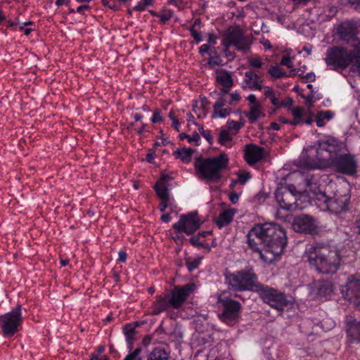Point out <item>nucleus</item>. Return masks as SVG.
I'll list each match as a JSON object with an SVG mask.
<instances>
[{"instance_id":"obj_50","label":"nucleus","mask_w":360,"mask_h":360,"mask_svg":"<svg viewBox=\"0 0 360 360\" xmlns=\"http://www.w3.org/2000/svg\"><path fill=\"white\" fill-rule=\"evenodd\" d=\"M325 120H330L333 118L334 113L330 110L318 112Z\"/></svg>"},{"instance_id":"obj_48","label":"nucleus","mask_w":360,"mask_h":360,"mask_svg":"<svg viewBox=\"0 0 360 360\" xmlns=\"http://www.w3.org/2000/svg\"><path fill=\"white\" fill-rule=\"evenodd\" d=\"M202 136L207 141L210 145L213 144V137L210 130L207 129L202 132Z\"/></svg>"},{"instance_id":"obj_37","label":"nucleus","mask_w":360,"mask_h":360,"mask_svg":"<svg viewBox=\"0 0 360 360\" xmlns=\"http://www.w3.org/2000/svg\"><path fill=\"white\" fill-rule=\"evenodd\" d=\"M142 348L141 347H138L134 349V352L129 353L124 360H142V358L139 356Z\"/></svg>"},{"instance_id":"obj_16","label":"nucleus","mask_w":360,"mask_h":360,"mask_svg":"<svg viewBox=\"0 0 360 360\" xmlns=\"http://www.w3.org/2000/svg\"><path fill=\"white\" fill-rule=\"evenodd\" d=\"M196 286L193 283H189L182 286H174L169 295L172 309H181L188 297L193 292Z\"/></svg>"},{"instance_id":"obj_56","label":"nucleus","mask_w":360,"mask_h":360,"mask_svg":"<svg viewBox=\"0 0 360 360\" xmlns=\"http://www.w3.org/2000/svg\"><path fill=\"white\" fill-rule=\"evenodd\" d=\"M118 256H119V258H118V260L122 263H124L127 260V254L125 251L124 250H120L118 253Z\"/></svg>"},{"instance_id":"obj_28","label":"nucleus","mask_w":360,"mask_h":360,"mask_svg":"<svg viewBox=\"0 0 360 360\" xmlns=\"http://www.w3.org/2000/svg\"><path fill=\"white\" fill-rule=\"evenodd\" d=\"M169 185L165 182H157L153 188L157 195L161 200H169Z\"/></svg>"},{"instance_id":"obj_1","label":"nucleus","mask_w":360,"mask_h":360,"mask_svg":"<svg viewBox=\"0 0 360 360\" xmlns=\"http://www.w3.org/2000/svg\"><path fill=\"white\" fill-rule=\"evenodd\" d=\"M304 257L310 266L324 274H333L338 270L341 257L338 250L329 245L316 243L306 249Z\"/></svg>"},{"instance_id":"obj_55","label":"nucleus","mask_w":360,"mask_h":360,"mask_svg":"<svg viewBox=\"0 0 360 360\" xmlns=\"http://www.w3.org/2000/svg\"><path fill=\"white\" fill-rule=\"evenodd\" d=\"M239 196L236 192H232L229 195V200L233 204H236L238 201Z\"/></svg>"},{"instance_id":"obj_21","label":"nucleus","mask_w":360,"mask_h":360,"mask_svg":"<svg viewBox=\"0 0 360 360\" xmlns=\"http://www.w3.org/2000/svg\"><path fill=\"white\" fill-rule=\"evenodd\" d=\"M345 288H342V292H345V298L351 300L360 297V279L355 278L354 276H349Z\"/></svg>"},{"instance_id":"obj_14","label":"nucleus","mask_w":360,"mask_h":360,"mask_svg":"<svg viewBox=\"0 0 360 360\" xmlns=\"http://www.w3.org/2000/svg\"><path fill=\"white\" fill-rule=\"evenodd\" d=\"M264 224H255L247 234V243L249 248L255 252L259 254L262 259V252H264L265 242H264Z\"/></svg>"},{"instance_id":"obj_4","label":"nucleus","mask_w":360,"mask_h":360,"mask_svg":"<svg viewBox=\"0 0 360 360\" xmlns=\"http://www.w3.org/2000/svg\"><path fill=\"white\" fill-rule=\"evenodd\" d=\"M224 277L228 288L236 292L245 291L257 292L262 284L259 281L254 267L251 265L232 273H226Z\"/></svg>"},{"instance_id":"obj_20","label":"nucleus","mask_w":360,"mask_h":360,"mask_svg":"<svg viewBox=\"0 0 360 360\" xmlns=\"http://www.w3.org/2000/svg\"><path fill=\"white\" fill-rule=\"evenodd\" d=\"M170 309H172V305L170 304L169 295H156L155 300L153 302L151 306V314L158 315Z\"/></svg>"},{"instance_id":"obj_8","label":"nucleus","mask_w":360,"mask_h":360,"mask_svg":"<svg viewBox=\"0 0 360 360\" xmlns=\"http://www.w3.org/2000/svg\"><path fill=\"white\" fill-rule=\"evenodd\" d=\"M257 293L264 303L278 311H282L285 308L292 307L294 304L293 298L288 297L283 292L262 283Z\"/></svg>"},{"instance_id":"obj_63","label":"nucleus","mask_w":360,"mask_h":360,"mask_svg":"<svg viewBox=\"0 0 360 360\" xmlns=\"http://www.w3.org/2000/svg\"><path fill=\"white\" fill-rule=\"evenodd\" d=\"M247 100H248V101H250V105H254V104H256V103H259L257 101L256 96H255L254 94H250V95H249V96L247 97Z\"/></svg>"},{"instance_id":"obj_58","label":"nucleus","mask_w":360,"mask_h":360,"mask_svg":"<svg viewBox=\"0 0 360 360\" xmlns=\"http://www.w3.org/2000/svg\"><path fill=\"white\" fill-rule=\"evenodd\" d=\"M173 177L169 174H162L160 179V180L158 182H165V184H167L168 181L172 180Z\"/></svg>"},{"instance_id":"obj_44","label":"nucleus","mask_w":360,"mask_h":360,"mask_svg":"<svg viewBox=\"0 0 360 360\" xmlns=\"http://www.w3.org/2000/svg\"><path fill=\"white\" fill-rule=\"evenodd\" d=\"M189 242L191 243V244L194 246V247H196V248H204V244L202 243L200 241V238H199V236H192L190 239H189Z\"/></svg>"},{"instance_id":"obj_42","label":"nucleus","mask_w":360,"mask_h":360,"mask_svg":"<svg viewBox=\"0 0 360 360\" xmlns=\"http://www.w3.org/2000/svg\"><path fill=\"white\" fill-rule=\"evenodd\" d=\"M249 64L254 68H261L264 63L262 62L259 57H254L249 59Z\"/></svg>"},{"instance_id":"obj_62","label":"nucleus","mask_w":360,"mask_h":360,"mask_svg":"<svg viewBox=\"0 0 360 360\" xmlns=\"http://www.w3.org/2000/svg\"><path fill=\"white\" fill-rule=\"evenodd\" d=\"M210 50V46L208 44H202L200 47V50H199V52L202 54L203 53H207Z\"/></svg>"},{"instance_id":"obj_24","label":"nucleus","mask_w":360,"mask_h":360,"mask_svg":"<svg viewBox=\"0 0 360 360\" xmlns=\"http://www.w3.org/2000/svg\"><path fill=\"white\" fill-rule=\"evenodd\" d=\"M138 322L135 323V326L131 323H127L123 327V333L126 337V340L128 343V347L130 350L133 348L134 341V335L136 334V326H139Z\"/></svg>"},{"instance_id":"obj_35","label":"nucleus","mask_w":360,"mask_h":360,"mask_svg":"<svg viewBox=\"0 0 360 360\" xmlns=\"http://www.w3.org/2000/svg\"><path fill=\"white\" fill-rule=\"evenodd\" d=\"M227 124L229 129L238 131L244 126L245 120L243 118H240L238 121L229 120Z\"/></svg>"},{"instance_id":"obj_39","label":"nucleus","mask_w":360,"mask_h":360,"mask_svg":"<svg viewBox=\"0 0 360 360\" xmlns=\"http://www.w3.org/2000/svg\"><path fill=\"white\" fill-rule=\"evenodd\" d=\"M269 198V195L264 191H260L254 196V201L258 204L264 202Z\"/></svg>"},{"instance_id":"obj_19","label":"nucleus","mask_w":360,"mask_h":360,"mask_svg":"<svg viewBox=\"0 0 360 360\" xmlns=\"http://www.w3.org/2000/svg\"><path fill=\"white\" fill-rule=\"evenodd\" d=\"M346 328L347 335L350 342L360 343V320L347 316Z\"/></svg>"},{"instance_id":"obj_57","label":"nucleus","mask_w":360,"mask_h":360,"mask_svg":"<svg viewBox=\"0 0 360 360\" xmlns=\"http://www.w3.org/2000/svg\"><path fill=\"white\" fill-rule=\"evenodd\" d=\"M168 200H161V202L159 205V210L161 212H164L168 207Z\"/></svg>"},{"instance_id":"obj_5","label":"nucleus","mask_w":360,"mask_h":360,"mask_svg":"<svg viewBox=\"0 0 360 360\" xmlns=\"http://www.w3.org/2000/svg\"><path fill=\"white\" fill-rule=\"evenodd\" d=\"M229 158L225 153H220L213 158H204L201 156L195 159L194 167L200 177L211 182H219L222 172L229 165Z\"/></svg>"},{"instance_id":"obj_36","label":"nucleus","mask_w":360,"mask_h":360,"mask_svg":"<svg viewBox=\"0 0 360 360\" xmlns=\"http://www.w3.org/2000/svg\"><path fill=\"white\" fill-rule=\"evenodd\" d=\"M251 178L250 173L249 172H239L238 173V183L241 185H245Z\"/></svg>"},{"instance_id":"obj_17","label":"nucleus","mask_w":360,"mask_h":360,"mask_svg":"<svg viewBox=\"0 0 360 360\" xmlns=\"http://www.w3.org/2000/svg\"><path fill=\"white\" fill-rule=\"evenodd\" d=\"M292 229L298 233L313 235L316 233V226L312 217L302 214L294 219Z\"/></svg>"},{"instance_id":"obj_51","label":"nucleus","mask_w":360,"mask_h":360,"mask_svg":"<svg viewBox=\"0 0 360 360\" xmlns=\"http://www.w3.org/2000/svg\"><path fill=\"white\" fill-rule=\"evenodd\" d=\"M324 120L325 119L319 112H317L316 115L315 116V121L316 122V125L319 127H323L325 126L326 123Z\"/></svg>"},{"instance_id":"obj_40","label":"nucleus","mask_w":360,"mask_h":360,"mask_svg":"<svg viewBox=\"0 0 360 360\" xmlns=\"http://www.w3.org/2000/svg\"><path fill=\"white\" fill-rule=\"evenodd\" d=\"M197 24H193L191 27H190L188 29L191 32V34L192 35V37H193V39L195 40L196 42H200L202 41V35H201V33L200 32H198V30H196L195 29V25Z\"/></svg>"},{"instance_id":"obj_2","label":"nucleus","mask_w":360,"mask_h":360,"mask_svg":"<svg viewBox=\"0 0 360 360\" xmlns=\"http://www.w3.org/2000/svg\"><path fill=\"white\" fill-rule=\"evenodd\" d=\"M324 60L333 70H343L350 67L352 72L360 75V51L357 49L333 46L327 49Z\"/></svg>"},{"instance_id":"obj_30","label":"nucleus","mask_w":360,"mask_h":360,"mask_svg":"<svg viewBox=\"0 0 360 360\" xmlns=\"http://www.w3.org/2000/svg\"><path fill=\"white\" fill-rule=\"evenodd\" d=\"M333 291V285L329 281H323L321 282L318 288V293L321 296H327Z\"/></svg>"},{"instance_id":"obj_41","label":"nucleus","mask_w":360,"mask_h":360,"mask_svg":"<svg viewBox=\"0 0 360 360\" xmlns=\"http://www.w3.org/2000/svg\"><path fill=\"white\" fill-rule=\"evenodd\" d=\"M173 12L170 10H163L159 14V17L161 21L166 22L172 20Z\"/></svg>"},{"instance_id":"obj_26","label":"nucleus","mask_w":360,"mask_h":360,"mask_svg":"<svg viewBox=\"0 0 360 360\" xmlns=\"http://www.w3.org/2000/svg\"><path fill=\"white\" fill-rule=\"evenodd\" d=\"M245 115L250 123L256 122L261 116H264L260 103L250 105V112H245Z\"/></svg>"},{"instance_id":"obj_32","label":"nucleus","mask_w":360,"mask_h":360,"mask_svg":"<svg viewBox=\"0 0 360 360\" xmlns=\"http://www.w3.org/2000/svg\"><path fill=\"white\" fill-rule=\"evenodd\" d=\"M200 264V258L193 259L191 257H188L186 259V266L187 267L189 272L193 271L195 269H198Z\"/></svg>"},{"instance_id":"obj_15","label":"nucleus","mask_w":360,"mask_h":360,"mask_svg":"<svg viewBox=\"0 0 360 360\" xmlns=\"http://www.w3.org/2000/svg\"><path fill=\"white\" fill-rule=\"evenodd\" d=\"M223 44L226 48L234 46L238 50L243 51H246L250 48L248 38L243 34L242 31L232 26H230L226 30Z\"/></svg>"},{"instance_id":"obj_7","label":"nucleus","mask_w":360,"mask_h":360,"mask_svg":"<svg viewBox=\"0 0 360 360\" xmlns=\"http://www.w3.org/2000/svg\"><path fill=\"white\" fill-rule=\"evenodd\" d=\"M217 301L222 308L219 314L220 320L229 326L236 324L240 316L242 304L233 300L227 291L221 292L217 297Z\"/></svg>"},{"instance_id":"obj_11","label":"nucleus","mask_w":360,"mask_h":360,"mask_svg":"<svg viewBox=\"0 0 360 360\" xmlns=\"http://www.w3.org/2000/svg\"><path fill=\"white\" fill-rule=\"evenodd\" d=\"M325 166L330 167L336 172L352 176L356 173L357 162L354 155L351 153H340L333 155Z\"/></svg>"},{"instance_id":"obj_61","label":"nucleus","mask_w":360,"mask_h":360,"mask_svg":"<svg viewBox=\"0 0 360 360\" xmlns=\"http://www.w3.org/2000/svg\"><path fill=\"white\" fill-rule=\"evenodd\" d=\"M304 78L306 81L314 82L315 80L316 76L314 72L307 73Z\"/></svg>"},{"instance_id":"obj_23","label":"nucleus","mask_w":360,"mask_h":360,"mask_svg":"<svg viewBox=\"0 0 360 360\" xmlns=\"http://www.w3.org/2000/svg\"><path fill=\"white\" fill-rule=\"evenodd\" d=\"M236 213L234 209H229L221 212L216 220V224L219 229L229 225L233 219Z\"/></svg>"},{"instance_id":"obj_60","label":"nucleus","mask_w":360,"mask_h":360,"mask_svg":"<svg viewBox=\"0 0 360 360\" xmlns=\"http://www.w3.org/2000/svg\"><path fill=\"white\" fill-rule=\"evenodd\" d=\"M155 158L154 152L150 151L146 156V160L149 163H153Z\"/></svg>"},{"instance_id":"obj_31","label":"nucleus","mask_w":360,"mask_h":360,"mask_svg":"<svg viewBox=\"0 0 360 360\" xmlns=\"http://www.w3.org/2000/svg\"><path fill=\"white\" fill-rule=\"evenodd\" d=\"M232 141V137L229 131L226 129H221L219 135L218 142L224 146H231L230 143Z\"/></svg>"},{"instance_id":"obj_34","label":"nucleus","mask_w":360,"mask_h":360,"mask_svg":"<svg viewBox=\"0 0 360 360\" xmlns=\"http://www.w3.org/2000/svg\"><path fill=\"white\" fill-rule=\"evenodd\" d=\"M344 6H348L354 10L360 12V0H339Z\"/></svg>"},{"instance_id":"obj_13","label":"nucleus","mask_w":360,"mask_h":360,"mask_svg":"<svg viewBox=\"0 0 360 360\" xmlns=\"http://www.w3.org/2000/svg\"><path fill=\"white\" fill-rule=\"evenodd\" d=\"M201 224L198 212L194 211L181 214L179 221L173 224L172 228L177 233L183 232L191 236L200 229Z\"/></svg>"},{"instance_id":"obj_18","label":"nucleus","mask_w":360,"mask_h":360,"mask_svg":"<svg viewBox=\"0 0 360 360\" xmlns=\"http://www.w3.org/2000/svg\"><path fill=\"white\" fill-rule=\"evenodd\" d=\"M264 155V149L255 144H248L244 150V159L250 165L259 162Z\"/></svg>"},{"instance_id":"obj_22","label":"nucleus","mask_w":360,"mask_h":360,"mask_svg":"<svg viewBox=\"0 0 360 360\" xmlns=\"http://www.w3.org/2000/svg\"><path fill=\"white\" fill-rule=\"evenodd\" d=\"M245 77L244 83L248 88L259 91L262 89V86L260 84L261 82L259 81V77L257 73L252 70L247 71L245 72Z\"/></svg>"},{"instance_id":"obj_46","label":"nucleus","mask_w":360,"mask_h":360,"mask_svg":"<svg viewBox=\"0 0 360 360\" xmlns=\"http://www.w3.org/2000/svg\"><path fill=\"white\" fill-rule=\"evenodd\" d=\"M314 92L311 91L308 95L303 96L302 98L305 99L306 103L309 105V111L310 110V108L313 106L314 101Z\"/></svg>"},{"instance_id":"obj_6","label":"nucleus","mask_w":360,"mask_h":360,"mask_svg":"<svg viewBox=\"0 0 360 360\" xmlns=\"http://www.w3.org/2000/svg\"><path fill=\"white\" fill-rule=\"evenodd\" d=\"M340 147L338 141L335 139H330L324 141H319L316 149L317 162L314 160H306L304 166L310 169H316L325 166L329 162L333 155L340 154Z\"/></svg>"},{"instance_id":"obj_64","label":"nucleus","mask_w":360,"mask_h":360,"mask_svg":"<svg viewBox=\"0 0 360 360\" xmlns=\"http://www.w3.org/2000/svg\"><path fill=\"white\" fill-rule=\"evenodd\" d=\"M172 121V127L177 131H179V127H180V122L177 118L173 119Z\"/></svg>"},{"instance_id":"obj_49","label":"nucleus","mask_w":360,"mask_h":360,"mask_svg":"<svg viewBox=\"0 0 360 360\" xmlns=\"http://www.w3.org/2000/svg\"><path fill=\"white\" fill-rule=\"evenodd\" d=\"M200 139V135L198 134V133H197L196 131H195L194 133H193L192 136H189L188 137V143H192V142H195V146H199V141Z\"/></svg>"},{"instance_id":"obj_52","label":"nucleus","mask_w":360,"mask_h":360,"mask_svg":"<svg viewBox=\"0 0 360 360\" xmlns=\"http://www.w3.org/2000/svg\"><path fill=\"white\" fill-rule=\"evenodd\" d=\"M281 65H285L288 68H291L292 67V63L290 58L288 56H283L281 61Z\"/></svg>"},{"instance_id":"obj_9","label":"nucleus","mask_w":360,"mask_h":360,"mask_svg":"<svg viewBox=\"0 0 360 360\" xmlns=\"http://www.w3.org/2000/svg\"><path fill=\"white\" fill-rule=\"evenodd\" d=\"M301 197V193L297 191L295 186L292 184L281 185L275 192V198L278 205L287 211L302 210L303 206Z\"/></svg>"},{"instance_id":"obj_25","label":"nucleus","mask_w":360,"mask_h":360,"mask_svg":"<svg viewBox=\"0 0 360 360\" xmlns=\"http://www.w3.org/2000/svg\"><path fill=\"white\" fill-rule=\"evenodd\" d=\"M194 150L191 148H183L177 149L173 153V155L176 159H180L184 163H189L191 161V157Z\"/></svg>"},{"instance_id":"obj_45","label":"nucleus","mask_w":360,"mask_h":360,"mask_svg":"<svg viewBox=\"0 0 360 360\" xmlns=\"http://www.w3.org/2000/svg\"><path fill=\"white\" fill-rule=\"evenodd\" d=\"M293 118L301 119L303 116V108L302 107H296L292 110Z\"/></svg>"},{"instance_id":"obj_12","label":"nucleus","mask_w":360,"mask_h":360,"mask_svg":"<svg viewBox=\"0 0 360 360\" xmlns=\"http://www.w3.org/2000/svg\"><path fill=\"white\" fill-rule=\"evenodd\" d=\"M356 24H338L335 28L336 35L342 44L347 47L360 51L359 33Z\"/></svg>"},{"instance_id":"obj_33","label":"nucleus","mask_w":360,"mask_h":360,"mask_svg":"<svg viewBox=\"0 0 360 360\" xmlns=\"http://www.w3.org/2000/svg\"><path fill=\"white\" fill-rule=\"evenodd\" d=\"M268 72L273 77L276 79H280L287 76L285 72L278 65L272 66Z\"/></svg>"},{"instance_id":"obj_54","label":"nucleus","mask_w":360,"mask_h":360,"mask_svg":"<svg viewBox=\"0 0 360 360\" xmlns=\"http://www.w3.org/2000/svg\"><path fill=\"white\" fill-rule=\"evenodd\" d=\"M293 100L290 97L286 98L281 101V107H290L292 105Z\"/></svg>"},{"instance_id":"obj_53","label":"nucleus","mask_w":360,"mask_h":360,"mask_svg":"<svg viewBox=\"0 0 360 360\" xmlns=\"http://www.w3.org/2000/svg\"><path fill=\"white\" fill-rule=\"evenodd\" d=\"M241 99V96L238 92L231 94V100L228 102L229 105H232L234 102H238Z\"/></svg>"},{"instance_id":"obj_10","label":"nucleus","mask_w":360,"mask_h":360,"mask_svg":"<svg viewBox=\"0 0 360 360\" xmlns=\"http://www.w3.org/2000/svg\"><path fill=\"white\" fill-rule=\"evenodd\" d=\"M21 309V304H18L12 311L0 315V328L4 337H11L18 331L22 323Z\"/></svg>"},{"instance_id":"obj_38","label":"nucleus","mask_w":360,"mask_h":360,"mask_svg":"<svg viewBox=\"0 0 360 360\" xmlns=\"http://www.w3.org/2000/svg\"><path fill=\"white\" fill-rule=\"evenodd\" d=\"M231 112V108H219V110H216V112H214V111H213V115H212V117H221V118H224L226 117H227L228 115H229Z\"/></svg>"},{"instance_id":"obj_3","label":"nucleus","mask_w":360,"mask_h":360,"mask_svg":"<svg viewBox=\"0 0 360 360\" xmlns=\"http://www.w3.org/2000/svg\"><path fill=\"white\" fill-rule=\"evenodd\" d=\"M264 252L262 260L266 264H271L283 253L287 245L285 231L278 224L274 223L264 224Z\"/></svg>"},{"instance_id":"obj_29","label":"nucleus","mask_w":360,"mask_h":360,"mask_svg":"<svg viewBox=\"0 0 360 360\" xmlns=\"http://www.w3.org/2000/svg\"><path fill=\"white\" fill-rule=\"evenodd\" d=\"M169 354L161 347H155L148 355L147 360H169Z\"/></svg>"},{"instance_id":"obj_27","label":"nucleus","mask_w":360,"mask_h":360,"mask_svg":"<svg viewBox=\"0 0 360 360\" xmlns=\"http://www.w3.org/2000/svg\"><path fill=\"white\" fill-rule=\"evenodd\" d=\"M216 81L222 87L231 88L233 85V80L231 75L226 71L221 72L217 75Z\"/></svg>"},{"instance_id":"obj_43","label":"nucleus","mask_w":360,"mask_h":360,"mask_svg":"<svg viewBox=\"0 0 360 360\" xmlns=\"http://www.w3.org/2000/svg\"><path fill=\"white\" fill-rule=\"evenodd\" d=\"M226 103V101L224 97L219 98L213 105V111L216 112V110L221 108H223Z\"/></svg>"},{"instance_id":"obj_59","label":"nucleus","mask_w":360,"mask_h":360,"mask_svg":"<svg viewBox=\"0 0 360 360\" xmlns=\"http://www.w3.org/2000/svg\"><path fill=\"white\" fill-rule=\"evenodd\" d=\"M264 96L266 98H269L272 96V94L275 92L271 87L269 86H264Z\"/></svg>"},{"instance_id":"obj_47","label":"nucleus","mask_w":360,"mask_h":360,"mask_svg":"<svg viewBox=\"0 0 360 360\" xmlns=\"http://www.w3.org/2000/svg\"><path fill=\"white\" fill-rule=\"evenodd\" d=\"M162 120V117L160 114V110L159 109H156L153 112V115L151 118V122L153 123H157Z\"/></svg>"}]
</instances>
